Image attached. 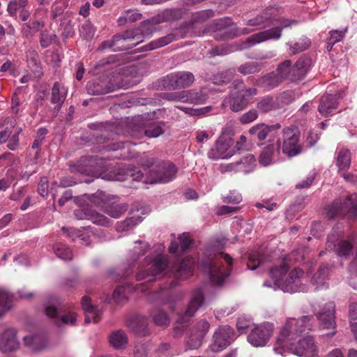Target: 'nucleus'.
<instances>
[{
	"mask_svg": "<svg viewBox=\"0 0 357 357\" xmlns=\"http://www.w3.org/2000/svg\"><path fill=\"white\" fill-rule=\"evenodd\" d=\"M312 317L303 316L287 320L277 338L273 351L282 356L287 351L299 357H316L317 348L312 336L307 333L312 328Z\"/></svg>",
	"mask_w": 357,
	"mask_h": 357,
	"instance_id": "obj_1",
	"label": "nucleus"
},
{
	"mask_svg": "<svg viewBox=\"0 0 357 357\" xmlns=\"http://www.w3.org/2000/svg\"><path fill=\"white\" fill-rule=\"evenodd\" d=\"M279 9L275 7L266 8L261 13L248 20L250 26L270 27L254 33L241 42V49H248L267 40H277L282 36V30L295 24L296 22L278 18Z\"/></svg>",
	"mask_w": 357,
	"mask_h": 357,
	"instance_id": "obj_2",
	"label": "nucleus"
},
{
	"mask_svg": "<svg viewBox=\"0 0 357 357\" xmlns=\"http://www.w3.org/2000/svg\"><path fill=\"white\" fill-rule=\"evenodd\" d=\"M279 9L275 7L266 8L261 13L248 20L250 26L270 27L254 33L241 42V49H248L267 40H277L282 36V30L295 24L296 22L278 18Z\"/></svg>",
	"mask_w": 357,
	"mask_h": 357,
	"instance_id": "obj_3",
	"label": "nucleus"
},
{
	"mask_svg": "<svg viewBox=\"0 0 357 357\" xmlns=\"http://www.w3.org/2000/svg\"><path fill=\"white\" fill-rule=\"evenodd\" d=\"M195 259L187 257L178 266L170 264L169 257L163 255L147 256L146 266L140 268L137 274V280L152 282L171 273L176 278L185 279L193 273Z\"/></svg>",
	"mask_w": 357,
	"mask_h": 357,
	"instance_id": "obj_4",
	"label": "nucleus"
},
{
	"mask_svg": "<svg viewBox=\"0 0 357 357\" xmlns=\"http://www.w3.org/2000/svg\"><path fill=\"white\" fill-rule=\"evenodd\" d=\"M289 266L284 262L273 267L269 272L271 280L264 281V286L291 294L307 291V287L303 283L304 271L300 268H294L287 274Z\"/></svg>",
	"mask_w": 357,
	"mask_h": 357,
	"instance_id": "obj_5",
	"label": "nucleus"
},
{
	"mask_svg": "<svg viewBox=\"0 0 357 357\" xmlns=\"http://www.w3.org/2000/svg\"><path fill=\"white\" fill-rule=\"evenodd\" d=\"M153 165L154 159H149L146 164H143L145 174L139 169H132L130 176L132 180L146 184L166 183L176 178L178 169L172 162H160L155 167Z\"/></svg>",
	"mask_w": 357,
	"mask_h": 357,
	"instance_id": "obj_6",
	"label": "nucleus"
},
{
	"mask_svg": "<svg viewBox=\"0 0 357 357\" xmlns=\"http://www.w3.org/2000/svg\"><path fill=\"white\" fill-rule=\"evenodd\" d=\"M155 20L144 21L139 29L129 30L114 36L112 41L102 44L103 48H111L113 51H122L130 49L142 41V36H150L154 28Z\"/></svg>",
	"mask_w": 357,
	"mask_h": 357,
	"instance_id": "obj_7",
	"label": "nucleus"
},
{
	"mask_svg": "<svg viewBox=\"0 0 357 357\" xmlns=\"http://www.w3.org/2000/svg\"><path fill=\"white\" fill-rule=\"evenodd\" d=\"M232 259L225 253H219L212 257L204 260L202 263L203 271L206 273L211 281L216 285L223 283L229 275Z\"/></svg>",
	"mask_w": 357,
	"mask_h": 357,
	"instance_id": "obj_8",
	"label": "nucleus"
},
{
	"mask_svg": "<svg viewBox=\"0 0 357 357\" xmlns=\"http://www.w3.org/2000/svg\"><path fill=\"white\" fill-rule=\"evenodd\" d=\"M327 215L330 218L339 216L347 217L348 219L357 218L356 196L350 195L344 202H336L328 208Z\"/></svg>",
	"mask_w": 357,
	"mask_h": 357,
	"instance_id": "obj_9",
	"label": "nucleus"
},
{
	"mask_svg": "<svg viewBox=\"0 0 357 357\" xmlns=\"http://www.w3.org/2000/svg\"><path fill=\"white\" fill-rule=\"evenodd\" d=\"M233 144L232 135L230 132H222L217 140L215 146L208 153V158L212 160L228 159L235 153L231 147Z\"/></svg>",
	"mask_w": 357,
	"mask_h": 357,
	"instance_id": "obj_10",
	"label": "nucleus"
},
{
	"mask_svg": "<svg viewBox=\"0 0 357 357\" xmlns=\"http://www.w3.org/2000/svg\"><path fill=\"white\" fill-rule=\"evenodd\" d=\"M326 250L333 251L340 259H347L353 253V244L349 240L340 239L338 234L332 233L328 236Z\"/></svg>",
	"mask_w": 357,
	"mask_h": 357,
	"instance_id": "obj_11",
	"label": "nucleus"
},
{
	"mask_svg": "<svg viewBox=\"0 0 357 357\" xmlns=\"http://www.w3.org/2000/svg\"><path fill=\"white\" fill-rule=\"evenodd\" d=\"M283 143L280 150L288 157H294L301 152V146L298 144L299 132L291 128H286L282 130Z\"/></svg>",
	"mask_w": 357,
	"mask_h": 357,
	"instance_id": "obj_12",
	"label": "nucleus"
},
{
	"mask_svg": "<svg viewBox=\"0 0 357 357\" xmlns=\"http://www.w3.org/2000/svg\"><path fill=\"white\" fill-rule=\"evenodd\" d=\"M274 331V326L269 322L256 326L248 336V342L253 347H264L269 341Z\"/></svg>",
	"mask_w": 357,
	"mask_h": 357,
	"instance_id": "obj_13",
	"label": "nucleus"
},
{
	"mask_svg": "<svg viewBox=\"0 0 357 357\" xmlns=\"http://www.w3.org/2000/svg\"><path fill=\"white\" fill-rule=\"evenodd\" d=\"M90 165L93 169L90 170H84L82 173L92 175L96 178H102L107 181H124L126 178L112 173L111 172H107L109 168L106 165V161L104 159H93L91 158L89 161Z\"/></svg>",
	"mask_w": 357,
	"mask_h": 357,
	"instance_id": "obj_14",
	"label": "nucleus"
},
{
	"mask_svg": "<svg viewBox=\"0 0 357 357\" xmlns=\"http://www.w3.org/2000/svg\"><path fill=\"white\" fill-rule=\"evenodd\" d=\"M235 333L229 326L218 327L213 334V342L211 348L214 352H219L227 347L235 339Z\"/></svg>",
	"mask_w": 357,
	"mask_h": 357,
	"instance_id": "obj_15",
	"label": "nucleus"
},
{
	"mask_svg": "<svg viewBox=\"0 0 357 357\" xmlns=\"http://www.w3.org/2000/svg\"><path fill=\"white\" fill-rule=\"evenodd\" d=\"M335 305L330 301L326 303L324 307L318 312L317 317L319 321V326L322 329H331L330 335L336 333V323L335 319Z\"/></svg>",
	"mask_w": 357,
	"mask_h": 357,
	"instance_id": "obj_16",
	"label": "nucleus"
},
{
	"mask_svg": "<svg viewBox=\"0 0 357 357\" xmlns=\"http://www.w3.org/2000/svg\"><path fill=\"white\" fill-rule=\"evenodd\" d=\"M204 294L202 290L197 289L192 294L190 304L188 306L185 313L181 316V319L177 321L175 326V333H178V330H183L184 324L188 321V319L192 317L198 308L203 304Z\"/></svg>",
	"mask_w": 357,
	"mask_h": 357,
	"instance_id": "obj_17",
	"label": "nucleus"
},
{
	"mask_svg": "<svg viewBox=\"0 0 357 357\" xmlns=\"http://www.w3.org/2000/svg\"><path fill=\"white\" fill-rule=\"evenodd\" d=\"M195 81L192 73L180 71L171 73L164 78L165 86L170 89L184 88L190 86Z\"/></svg>",
	"mask_w": 357,
	"mask_h": 357,
	"instance_id": "obj_18",
	"label": "nucleus"
},
{
	"mask_svg": "<svg viewBox=\"0 0 357 357\" xmlns=\"http://www.w3.org/2000/svg\"><path fill=\"white\" fill-rule=\"evenodd\" d=\"M162 98L169 101H180L194 104L202 103L204 100V97L201 93L191 90L165 93Z\"/></svg>",
	"mask_w": 357,
	"mask_h": 357,
	"instance_id": "obj_19",
	"label": "nucleus"
},
{
	"mask_svg": "<svg viewBox=\"0 0 357 357\" xmlns=\"http://www.w3.org/2000/svg\"><path fill=\"white\" fill-rule=\"evenodd\" d=\"M20 347L17 338L16 331L13 328H6L0 337V351L10 353L16 351Z\"/></svg>",
	"mask_w": 357,
	"mask_h": 357,
	"instance_id": "obj_20",
	"label": "nucleus"
},
{
	"mask_svg": "<svg viewBox=\"0 0 357 357\" xmlns=\"http://www.w3.org/2000/svg\"><path fill=\"white\" fill-rule=\"evenodd\" d=\"M57 307L55 305L54 302L50 303L46 306V314L54 319L55 324L58 326L62 325H71L74 326L76 324V315L75 313L70 312L67 314L63 315L61 318L57 317Z\"/></svg>",
	"mask_w": 357,
	"mask_h": 357,
	"instance_id": "obj_21",
	"label": "nucleus"
},
{
	"mask_svg": "<svg viewBox=\"0 0 357 357\" xmlns=\"http://www.w3.org/2000/svg\"><path fill=\"white\" fill-rule=\"evenodd\" d=\"M338 104L339 100L336 95H324L320 100L319 112L323 116L333 115L337 112Z\"/></svg>",
	"mask_w": 357,
	"mask_h": 357,
	"instance_id": "obj_22",
	"label": "nucleus"
},
{
	"mask_svg": "<svg viewBox=\"0 0 357 357\" xmlns=\"http://www.w3.org/2000/svg\"><path fill=\"white\" fill-rule=\"evenodd\" d=\"M276 146L275 150L274 144L271 143L263 149L259 158L260 165L266 167L273 163L274 157L280 153L281 142L280 139L277 140Z\"/></svg>",
	"mask_w": 357,
	"mask_h": 357,
	"instance_id": "obj_23",
	"label": "nucleus"
},
{
	"mask_svg": "<svg viewBox=\"0 0 357 357\" xmlns=\"http://www.w3.org/2000/svg\"><path fill=\"white\" fill-rule=\"evenodd\" d=\"M280 128L281 126L278 123L272 125L258 123L250 128L249 133L259 141H263L270 132L274 130H278Z\"/></svg>",
	"mask_w": 357,
	"mask_h": 357,
	"instance_id": "obj_24",
	"label": "nucleus"
},
{
	"mask_svg": "<svg viewBox=\"0 0 357 357\" xmlns=\"http://www.w3.org/2000/svg\"><path fill=\"white\" fill-rule=\"evenodd\" d=\"M310 59L308 58H300L295 64L291 66L290 81L296 82L303 79L307 74L310 66Z\"/></svg>",
	"mask_w": 357,
	"mask_h": 357,
	"instance_id": "obj_25",
	"label": "nucleus"
},
{
	"mask_svg": "<svg viewBox=\"0 0 357 357\" xmlns=\"http://www.w3.org/2000/svg\"><path fill=\"white\" fill-rule=\"evenodd\" d=\"M86 91L91 95H101L113 91V86L109 85L106 79L93 80L88 82Z\"/></svg>",
	"mask_w": 357,
	"mask_h": 357,
	"instance_id": "obj_26",
	"label": "nucleus"
},
{
	"mask_svg": "<svg viewBox=\"0 0 357 357\" xmlns=\"http://www.w3.org/2000/svg\"><path fill=\"white\" fill-rule=\"evenodd\" d=\"M209 328V324L207 321L203 319L201 320L198 324L197 327L193 330L192 332L198 333L196 337V340L195 342H188L190 348L191 349H195L199 348L202 343V340L206 333L208 332Z\"/></svg>",
	"mask_w": 357,
	"mask_h": 357,
	"instance_id": "obj_27",
	"label": "nucleus"
},
{
	"mask_svg": "<svg viewBox=\"0 0 357 357\" xmlns=\"http://www.w3.org/2000/svg\"><path fill=\"white\" fill-rule=\"evenodd\" d=\"M283 81L274 72L271 73L257 81L258 86L269 91L278 86Z\"/></svg>",
	"mask_w": 357,
	"mask_h": 357,
	"instance_id": "obj_28",
	"label": "nucleus"
},
{
	"mask_svg": "<svg viewBox=\"0 0 357 357\" xmlns=\"http://www.w3.org/2000/svg\"><path fill=\"white\" fill-rule=\"evenodd\" d=\"M24 344L33 351L43 349L45 345L44 338L40 335H28L24 337Z\"/></svg>",
	"mask_w": 357,
	"mask_h": 357,
	"instance_id": "obj_29",
	"label": "nucleus"
},
{
	"mask_svg": "<svg viewBox=\"0 0 357 357\" xmlns=\"http://www.w3.org/2000/svg\"><path fill=\"white\" fill-rule=\"evenodd\" d=\"M109 342L113 347L122 349L128 344V337L123 331L117 330L110 334Z\"/></svg>",
	"mask_w": 357,
	"mask_h": 357,
	"instance_id": "obj_30",
	"label": "nucleus"
},
{
	"mask_svg": "<svg viewBox=\"0 0 357 357\" xmlns=\"http://www.w3.org/2000/svg\"><path fill=\"white\" fill-rule=\"evenodd\" d=\"M66 94L67 89L63 86H61L59 82H55L52 89V102L61 107L66 98Z\"/></svg>",
	"mask_w": 357,
	"mask_h": 357,
	"instance_id": "obj_31",
	"label": "nucleus"
},
{
	"mask_svg": "<svg viewBox=\"0 0 357 357\" xmlns=\"http://www.w3.org/2000/svg\"><path fill=\"white\" fill-rule=\"evenodd\" d=\"M336 163L339 167L338 172H346L351 164L350 151L347 149H341L337 154Z\"/></svg>",
	"mask_w": 357,
	"mask_h": 357,
	"instance_id": "obj_32",
	"label": "nucleus"
},
{
	"mask_svg": "<svg viewBox=\"0 0 357 357\" xmlns=\"http://www.w3.org/2000/svg\"><path fill=\"white\" fill-rule=\"evenodd\" d=\"M132 144L130 142H118L113 144L109 149V151H116L121 149H127L123 153H121L119 158L121 159H131L135 157L136 152L131 149Z\"/></svg>",
	"mask_w": 357,
	"mask_h": 357,
	"instance_id": "obj_33",
	"label": "nucleus"
},
{
	"mask_svg": "<svg viewBox=\"0 0 357 357\" xmlns=\"http://www.w3.org/2000/svg\"><path fill=\"white\" fill-rule=\"evenodd\" d=\"M257 108L261 113H267L278 109L279 105L273 97L267 96L257 104Z\"/></svg>",
	"mask_w": 357,
	"mask_h": 357,
	"instance_id": "obj_34",
	"label": "nucleus"
},
{
	"mask_svg": "<svg viewBox=\"0 0 357 357\" xmlns=\"http://www.w3.org/2000/svg\"><path fill=\"white\" fill-rule=\"evenodd\" d=\"M241 47V43L230 45H222L212 48L210 51V54L211 56H225L234 51L242 50L243 49L240 48Z\"/></svg>",
	"mask_w": 357,
	"mask_h": 357,
	"instance_id": "obj_35",
	"label": "nucleus"
},
{
	"mask_svg": "<svg viewBox=\"0 0 357 357\" xmlns=\"http://www.w3.org/2000/svg\"><path fill=\"white\" fill-rule=\"evenodd\" d=\"M230 108L234 112L242 110L247 105L245 99L243 98L239 91L233 93L228 100Z\"/></svg>",
	"mask_w": 357,
	"mask_h": 357,
	"instance_id": "obj_36",
	"label": "nucleus"
},
{
	"mask_svg": "<svg viewBox=\"0 0 357 357\" xmlns=\"http://www.w3.org/2000/svg\"><path fill=\"white\" fill-rule=\"evenodd\" d=\"M142 18V15L140 13L129 9L122 13L117 22L120 26H123L128 23H132L140 20Z\"/></svg>",
	"mask_w": 357,
	"mask_h": 357,
	"instance_id": "obj_37",
	"label": "nucleus"
},
{
	"mask_svg": "<svg viewBox=\"0 0 357 357\" xmlns=\"http://www.w3.org/2000/svg\"><path fill=\"white\" fill-rule=\"evenodd\" d=\"M151 315L153 318L154 324L158 326L166 327L169 326L170 319L168 315L161 309L153 310Z\"/></svg>",
	"mask_w": 357,
	"mask_h": 357,
	"instance_id": "obj_38",
	"label": "nucleus"
},
{
	"mask_svg": "<svg viewBox=\"0 0 357 357\" xmlns=\"http://www.w3.org/2000/svg\"><path fill=\"white\" fill-rule=\"evenodd\" d=\"M164 122H153L147 126L144 130V134L149 138L158 137L164 133Z\"/></svg>",
	"mask_w": 357,
	"mask_h": 357,
	"instance_id": "obj_39",
	"label": "nucleus"
},
{
	"mask_svg": "<svg viewBox=\"0 0 357 357\" xmlns=\"http://www.w3.org/2000/svg\"><path fill=\"white\" fill-rule=\"evenodd\" d=\"M263 67L261 63L251 61L241 65L238 71L243 75L255 74L259 73Z\"/></svg>",
	"mask_w": 357,
	"mask_h": 357,
	"instance_id": "obj_40",
	"label": "nucleus"
},
{
	"mask_svg": "<svg viewBox=\"0 0 357 357\" xmlns=\"http://www.w3.org/2000/svg\"><path fill=\"white\" fill-rule=\"evenodd\" d=\"M282 81L285 79L290 80L291 74V61L286 60L280 63L278 66L276 72H274Z\"/></svg>",
	"mask_w": 357,
	"mask_h": 357,
	"instance_id": "obj_41",
	"label": "nucleus"
},
{
	"mask_svg": "<svg viewBox=\"0 0 357 357\" xmlns=\"http://www.w3.org/2000/svg\"><path fill=\"white\" fill-rule=\"evenodd\" d=\"M91 300L87 296H84L82 298L81 304L85 313H91L94 318V321H98V317L100 312L97 307L91 303Z\"/></svg>",
	"mask_w": 357,
	"mask_h": 357,
	"instance_id": "obj_42",
	"label": "nucleus"
},
{
	"mask_svg": "<svg viewBox=\"0 0 357 357\" xmlns=\"http://www.w3.org/2000/svg\"><path fill=\"white\" fill-rule=\"evenodd\" d=\"M310 40L307 38H301L294 44L290 43H287L289 47L290 54H296L305 50L310 45Z\"/></svg>",
	"mask_w": 357,
	"mask_h": 357,
	"instance_id": "obj_43",
	"label": "nucleus"
},
{
	"mask_svg": "<svg viewBox=\"0 0 357 357\" xmlns=\"http://www.w3.org/2000/svg\"><path fill=\"white\" fill-rule=\"evenodd\" d=\"M79 213H80L79 210H77L75 211V214L76 217L77 218V219H79V220L88 218V219L91 220V221L93 223L96 224L98 225L107 226L109 225V220L103 215H101L99 213H95V214L91 215L88 218V217H85V216L84 217L82 216L81 215H79Z\"/></svg>",
	"mask_w": 357,
	"mask_h": 357,
	"instance_id": "obj_44",
	"label": "nucleus"
},
{
	"mask_svg": "<svg viewBox=\"0 0 357 357\" xmlns=\"http://www.w3.org/2000/svg\"><path fill=\"white\" fill-rule=\"evenodd\" d=\"M174 40L175 36L174 34H168L164 37L160 38L151 42L149 45H146V50H153L159 47H162L169 44Z\"/></svg>",
	"mask_w": 357,
	"mask_h": 357,
	"instance_id": "obj_45",
	"label": "nucleus"
},
{
	"mask_svg": "<svg viewBox=\"0 0 357 357\" xmlns=\"http://www.w3.org/2000/svg\"><path fill=\"white\" fill-rule=\"evenodd\" d=\"M329 268L327 265H322L312 276V282L320 287L324 286V281L328 278Z\"/></svg>",
	"mask_w": 357,
	"mask_h": 357,
	"instance_id": "obj_46",
	"label": "nucleus"
},
{
	"mask_svg": "<svg viewBox=\"0 0 357 357\" xmlns=\"http://www.w3.org/2000/svg\"><path fill=\"white\" fill-rule=\"evenodd\" d=\"M55 255L63 260H71L73 254L71 250L62 243H56L53 247Z\"/></svg>",
	"mask_w": 357,
	"mask_h": 357,
	"instance_id": "obj_47",
	"label": "nucleus"
},
{
	"mask_svg": "<svg viewBox=\"0 0 357 357\" xmlns=\"http://www.w3.org/2000/svg\"><path fill=\"white\" fill-rule=\"evenodd\" d=\"M255 164V158L252 155H249L243 158L240 162L236 163L238 171H242L248 174L252 171Z\"/></svg>",
	"mask_w": 357,
	"mask_h": 357,
	"instance_id": "obj_48",
	"label": "nucleus"
},
{
	"mask_svg": "<svg viewBox=\"0 0 357 357\" xmlns=\"http://www.w3.org/2000/svg\"><path fill=\"white\" fill-rule=\"evenodd\" d=\"M104 207V206L102 205ZM127 210V207L123 204L108 205L105 206V212L114 218H119Z\"/></svg>",
	"mask_w": 357,
	"mask_h": 357,
	"instance_id": "obj_49",
	"label": "nucleus"
},
{
	"mask_svg": "<svg viewBox=\"0 0 357 357\" xmlns=\"http://www.w3.org/2000/svg\"><path fill=\"white\" fill-rule=\"evenodd\" d=\"M11 303V295L4 290H0V317L10 308Z\"/></svg>",
	"mask_w": 357,
	"mask_h": 357,
	"instance_id": "obj_50",
	"label": "nucleus"
},
{
	"mask_svg": "<svg viewBox=\"0 0 357 357\" xmlns=\"http://www.w3.org/2000/svg\"><path fill=\"white\" fill-rule=\"evenodd\" d=\"M331 36L327 41V50L331 51L333 46L342 40L344 37V31L340 30H333L330 31Z\"/></svg>",
	"mask_w": 357,
	"mask_h": 357,
	"instance_id": "obj_51",
	"label": "nucleus"
},
{
	"mask_svg": "<svg viewBox=\"0 0 357 357\" xmlns=\"http://www.w3.org/2000/svg\"><path fill=\"white\" fill-rule=\"evenodd\" d=\"M95 31L93 26L89 22H85L79 28L81 36L86 40L91 39L94 36Z\"/></svg>",
	"mask_w": 357,
	"mask_h": 357,
	"instance_id": "obj_52",
	"label": "nucleus"
},
{
	"mask_svg": "<svg viewBox=\"0 0 357 357\" xmlns=\"http://www.w3.org/2000/svg\"><path fill=\"white\" fill-rule=\"evenodd\" d=\"M263 263V259L258 252L250 253L248 256V268L250 270H255Z\"/></svg>",
	"mask_w": 357,
	"mask_h": 357,
	"instance_id": "obj_53",
	"label": "nucleus"
},
{
	"mask_svg": "<svg viewBox=\"0 0 357 357\" xmlns=\"http://www.w3.org/2000/svg\"><path fill=\"white\" fill-rule=\"evenodd\" d=\"M128 287L119 286L116 287L113 293V298L116 303H121L127 298V290Z\"/></svg>",
	"mask_w": 357,
	"mask_h": 357,
	"instance_id": "obj_54",
	"label": "nucleus"
},
{
	"mask_svg": "<svg viewBox=\"0 0 357 357\" xmlns=\"http://www.w3.org/2000/svg\"><path fill=\"white\" fill-rule=\"evenodd\" d=\"M213 12L211 10H204L194 13L192 20L194 22H202L213 17Z\"/></svg>",
	"mask_w": 357,
	"mask_h": 357,
	"instance_id": "obj_55",
	"label": "nucleus"
},
{
	"mask_svg": "<svg viewBox=\"0 0 357 357\" xmlns=\"http://www.w3.org/2000/svg\"><path fill=\"white\" fill-rule=\"evenodd\" d=\"M257 111L255 109H250L241 116L240 121L243 124H246L254 121L257 119Z\"/></svg>",
	"mask_w": 357,
	"mask_h": 357,
	"instance_id": "obj_56",
	"label": "nucleus"
},
{
	"mask_svg": "<svg viewBox=\"0 0 357 357\" xmlns=\"http://www.w3.org/2000/svg\"><path fill=\"white\" fill-rule=\"evenodd\" d=\"M139 222L140 220L134 218H127L118 227V230L128 231L135 226Z\"/></svg>",
	"mask_w": 357,
	"mask_h": 357,
	"instance_id": "obj_57",
	"label": "nucleus"
},
{
	"mask_svg": "<svg viewBox=\"0 0 357 357\" xmlns=\"http://www.w3.org/2000/svg\"><path fill=\"white\" fill-rule=\"evenodd\" d=\"M241 201V195L236 191H231L227 196L223 197V202L225 203L238 204Z\"/></svg>",
	"mask_w": 357,
	"mask_h": 357,
	"instance_id": "obj_58",
	"label": "nucleus"
},
{
	"mask_svg": "<svg viewBox=\"0 0 357 357\" xmlns=\"http://www.w3.org/2000/svg\"><path fill=\"white\" fill-rule=\"evenodd\" d=\"M354 308L357 310V304H352L350 306L349 313H350V324L351 327V330L357 340V317H354Z\"/></svg>",
	"mask_w": 357,
	"mask_h": 357,
	"instance_id": "obj_59",
	"label": "nucleus"
},
{
	"mask_svg": "<svg viewBox=\"0 0 357 357\" xmlns=\"http://www.w3.org/2000/svg\"><path fill=\"white\" fill-rule=\"evenodd\" d=\"M213 29L214 31H220L222 33L225 37H227L226 35L228 33V29L226 27L225 20L220 19L213 22Z\"/></svg>",
	"mask_w": 357,
	"mask_h": 357,
	"instance_id": "obj_60",
	"label": "nucleus"
},
{
	"mask_svg": "<svg viewBox=\"0 0 357 357\" xmlns=\"http://www.w3.org/2000/svg\"><path fill=\"white\" fill-rule=\"evenodd\" d=\"M251 325V320L248 319L243 317L238 318L236 323V328L239 333H245L246 329Z\"/></svg>",
	"mask_w": 357,
	"mask_h": 357,
	"instance_id": "obj_61",
	"label": "nucleus"
},
{
	"mask_svg": "<svg viewBox=\"0 0 357 357\" xmlns=\"http://www.w3.org/2000/svg\"><path fill=\"white\" fill-rule=\"evenodd\" d=\"M179 241V246L181 251L186 250L190 245L191 241L188 234H183L178 238Z\"/></svg>",
	"mask_w": 357,
	"mask_h": 357,
	"instance_id": "obj_62",
	"label": "nucleus"
},
{
	"mask_svg": "<svg viewBox=\"0 0 357 357\" xmlns=\"http://www.w3.org/2000/svg\"><path fill=\"white\" fill-rule=\"evenodd\" d=\"M239 93L242 95L243 98L245 99L246 102L248 103L249 100L257 95V90L256 88H243L240 91Z\"/></svg>",
	"mask_w": 357,
	"mask_h": 357,
	"instance_id": "obj_63",
	"label": "nucleus"
},
{
	"mask_svg": "<svg viewBox=\"0 0 357 357\" xmlns=\"http://www.w3.org/2000/svg\"><path fill=\"white\" fill-rule=\"evenodd\" d=\"M136 243L139 245V246H135L134 248L133 252L137 257L141 255H144L148 248V244L146 242L139 241H137Z\"/></svg>",
	"mask_w": 357,
	"mask_h": 357,
	"instance_id": "obj_64",
	"label": "nucleus"
}]
</instances>
